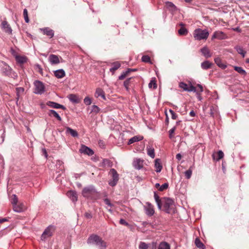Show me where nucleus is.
I'll return each instance as SVG.
<instances>
[{"label":"nucleus","instance_id":"nucleus-51","mask_svg":"<svg viewBox=\"0 0 249 249\" xmlns=\"http://www.w3.org/2000/svg\"><path fill=\"white\" fill-rule=\"evenodd\" d=\"M84 102L86 105H89L91 104V99L89 97H86L84 100Z\"/></svg>","mask_w":249,"mask_h":249},{"label":"nucleus","instance_id":"nucleus-25","mask_svg":"<svg viewBox=\"0 0 249 249\" xmlns=\"http://www.w3.org/2000/svg\"><path fill=\"white\" fill-rule=\"evenodd\" d=\"M200 51H201V52L202 53V54L206 58H208L211 56V53H210V51L207 47H203L202 49H201Z\"/></svg>","mask_w":249,"mask_h":249},{"label":"nucleus","instance_id":"nucleus-52","mask_svg":"<svg viewBox=\"0 0 249 249\" xmlns=\"http://www.w3.org/2000/svg\"><path fill=\"white\" fill-rule=\"evenodd\" d=\"M154 199L155 200L156 202H158L161 201L159 196H158V195L157 194V193L156 192H154Z\"/></svg>","mask_w":249,"mask_h":249},{"label":"nucleus","instance_id":"nucleus-1","mask_svg":"<svg viewBox=\"0 0 249 249\" xmlns=\"http://www.w3.org/2000/svg\"><path fill=\"white\" fill-rule=\"evenodd\" d=\"M82 196L90 200H96L99 198V194L93 185L85 187L82 191Z\"/></svg>","mask_w":249,"mask_h":249},{"label":"nucleus","instance_id":"nucleus-44","mask_svg":"<svg viewBox=\"0 0 249 249\" xmlns=\"http://www.w3.org/2000/svg\"><path fill=\"white\" fill-rule=\"evenodd\" d=\"M148 248L149 245L143 242H141L139 246V249H148Z\"/></svg>","mask_w":249,"mask_h":249},{"label":"nucleus","instance_id":"nucleus-56","mask_svg":"<svg viewBox=\"0 0 249 249\" xmlns=\"http://www.w3.org/2000/svg\"><path fill=\"white\" fill-rule=\"evenodd\" d=\"M85 217L87 219H91L92 217V215L90 213L86 212L84 214Z\"/></svg>","mask_w":249,"mask_h":249},{"label":"nucleus","instance_id":"nucleus-48","mask_svg":"<svg viewBox=\"0 0 249 249\" xmlns=\"http://www.w3.org/2000/svg\"><path fill=\"white\" fill-rule=\"evenodd\" d=\"M180 35H185L187 34V30L185 28H181L178 31Z\"/></svg>","mask_w":249,"mask_h":249},{"label":"nucleus","instance_id":"nucleus-43","mask_svg":"<svg viewBox=\"0 0 249 249\" xmlns=\"http://www.w3.org/2000/svg\"><path fill=\"white\" fill-rule=\"evenodd\" d=\"M17 91V96H18V98H19V96L22 94L24 91V89L23 88H17L16 89Z\"/></svg>","mask_w":249,"mask_h":249},{"label":"nucleus","instance_id":"nucleus-18","mask_svg":"<svg viewBox=\"0 0 249 249\" xmlns=\"http://www.w3.org/2000/svg\"><path fill=\"white\" fill-rule=\"evenodd\" d=\"M2 28L3 30L7 33L11 34L12 33V29L10 26V25L8 23V22L6 21H2L1 23Z\"/></svg>","mask_w":249,"mask_h":249},{"label":"nucleus","instance_id":"nucleus-9","mask_svg":"<svg viewBox=\"0 0 249 249\" xmlns=\"http://www.w3.org/2000/svg\"><path fill=\"white\" fill-rule=\"evenodd\" d=\"M1 71L2 73L6 76H12V70L11 67L5 62H2L1 65Z\"/></svg>","mask_w":249,"mask_h":249},{"label":"nucleus","instance_id":"nucleus-8","mask_svg":"<svg viewBox=\"0 0 249 249\" xmlns=\"http://www.w3.org/2000/svg\"><path fill=\"white\" fill-rule=\"evenodd\" d=\"M40 107L41 108H45L46 107V106H48L49 107H52V108H60L62 109H65L63 106L60 105L56 103H55L53 102H51V101H49L46 103H42L40 104Z\"/></svg>","mask_w":249,"mask_h":249},{"label":"nucleus","instance_id":"nucleus-63","mask_svg":"<svg viewBox=\"0 0 249 249\" xmlns=\"http://www.w3.org/2000/svg\"><path fill=\"white\" fill-rule=\"evenodd\" d=\"M157 204V206H158V208H159V209L160 210L161 209V201L160 202H156Z\"/></svg>","mask_w":249,"mask_h":249},{"label":"nucleus","instance_id":"nucleus-33","mask_svg":"<svg viewBox=\"0 0 249 249\" xmlns=\"http://www.w3.org/2000/svg\"><path fill=\"white\" fill-rule=\"evenodd\" d=\"M217 157H215L214 154L213 155V158L214 160H216V161L219 160L220 159H222L224 157V153L221 150H219L216 154Z\"/></svg>","mask_w":249,"mask_h":249},{"label":"nucleus","instance_id":"nucleus-42","mask_svg":"<svg viewBox=\"0 0 249 249\" xmlns=\"http://www.w3.org/2000/svg\"><path fill=\"white\" fill-rule=\"evenodd\" d=\"M234 70L236 71L238 73H239L240 74H242V75H245L247 73L244 70H243L242 69V68L240 67H237V66L234 67Z\"/></svg>","mask_w":249,"mask_h":249},{"label":"nucleus","instance_id":"nucleus-39","mask_svg":"<svg viewBox=\"0 0 249 249\" xmlns=\"http://www.w3.org/2000/svg\"><path fill=\"white\" fill-rule=\"evenodd\" d=\"M236 51L238 53L240 54L243 57H244L245 56V54L246 53V52L245 51L242 47L239 46H237L235 47Z\"/></svg>","mask_w":249,"mask_h":249},{"label":"nucleus","instance_id":"nucleus-47","mask_svg":"<svg viewBox=\"0 0 249 249\" xmlns=\"http://www.w3.org/2000/svg\"><path fill=\"white\" fill-rule=\"evenodd\" d=\"M18 198L16 195H13L11 200V203L12 205L18 204Z\"/></svg>","mask_w":249,"mask_h":249},{"label":"nucleus","instance_id":"nucleus-60","mask_svg":"<svg viewBox=\"0 0 249 249\" xmlns=\"http://www.w3.org/2000/svg\"><path fill=\"white\" fill-rule=\"evenodd\" d=\"M181 158L182 156L180 153H178L176 155V159L178 160H180L181 159Z\"/></svg>","mask_w":249,"mask_h":249},{"label":"nucleus","instance_id":"nucleus-12","mask_svg":"<svg viewBox=\"0 0 249 249\" xmlns=\"http://www.w3.org/2000/svg\"><path fill=\"white\" fill-rule=\"evenodd\" d=\"M146 205L144 207L145 213L149 216H152L155 213L154 206L150 203L147 202Z\"/></svg>","mask_w":249,"mask_h":249},{"label":"nucleus","instance_id":"nucleus-34","mask_svg":"<svg viewBox=\"0 0 249 249\" xmlns=\"http://www.w3.org/2000/svg\"><path fill=\"white\" fill-rule=\"evenodd\" d=\"M66 133L70 134L73 137H76L78 136V133L77 131L69 127L66 128Z\"/></svg>","mask_w":249,"mask_h":249},{"label":"nucleus","instance_id":"nucleus-7","mask_svg":"<svg viewBox=\"0 0 249 249\" xmlns=\"http://www.w3.org/2000/svg\"><path fill=\"white\" fill-rule=\"evenodd\" d=\"M102 238L97 234H92L89 235L87 239V243L88 244L97 245L101 241Z\"/></svg>","mask_w":249,"mask_h":249},{"label":"nucleus","instance_id":"nucleus-46","mask_svg":"<svg viewBox=\"0 0 249 249\" xmlns=\"http://www.w3.org/2000/svg\"><path fill=\"white\" fill-rule=\"evenodd\" d=\"M169 184L168 183H165L162 185L160 186V187L159 188V190L160 191H163L164 190L167 189L168 188Z\"/></svg>","mask_w":249,"mask_h":249},{"label":"nucleus","instance_id":"nucleus-26","mask_svg":"<svg viewBox=\"0 0 249 249\" xmlns=\"http://www.w3.org/2000/svg\"><path fill=\"white\" fill-rule=\"evenodd\" d=\"M13 210L15 212L17 213H21L24 210V206L23 204H20L19 205H18L17 204L13 205Z\"/></svg>","mask_w":249,"mask_h":249},{"label":"nucleus","instance_id":"nucleus-15","mask_svg":"<svg viewBox=\"0 0 249 249\" xmlns=\"http://www.w3.org/2000/svg\"><path fill=\"white\" fill-rule=\"evenodd\" d=\"M133 165L136 169L140 170L143 167V160L140 159H136L133 161Z\"/></svg>","mask_w":249,"mask_h":249},{"label":"nucleus","instance_id":"nucleus-3","mask_svg":"<svg viewBox=\"0 0 249 249\" xmlns=\"http://www.w3.org/2000/svg\"><path fill=\"white\" fill-rule=\"evenodd\" d=\"M56 227L55 226L50 225L47 227L42 233L41 236V239L42 241H45L46 239L53 236L55 231Z\"/></svg>","mask_w":249,"mask_h":249},{"label":"nucleus","instance_id":"nucleus-20","mask_svg":"<svg viewBox=\"0 0 249 249\" xmlns=\"http://www.w3.org/2000/svg\"><path fill=\"white\" fill-rule=\"evenodd\" d=\"M94 96L96 98L101 97L102 99L104 100L106 99L105 92L103 90V89H102L100 88H98L96 89Z\"/></svg>","mask_w":249,"mask_h":249},{"label":"nucleus","instance_id":"nucleus-49","mask_svg":"<svg viewBox=\"0 0 249 249\" xmlns=\"http://www.w3.org/2000/svg\"><path fill=\"white\" fill-rule=\"evenodd\" d=\"M142 62L146 63L150 62V57L148 55H145L142 56Z\"/></svg>","mask_w":249,"mask_h":249},{"label":"nucleus","instance_id":"nucleus-35","mask_svg":"<svg viewBox=\"0 0 249 249\" xmlns=\"http://www.w3.org/2000/svg\"><path fill=\"white\" fill-rule=\"evenodd\" d=\"M96 246L99 249H106L107 247V243L102 239Z\"/></svg>","mask_w":249,"mask_h":249},{"label":"nucleus","instance_id":"nucleus-2","mask_svg":"<svg viewBox=\"0 0 249 249\" xmlns=\"http://www.w3.org/2000/svg\"><path fill=\"white\" fill-rule=\"evenodd\" d=\"M209 35V33L206 29L202 30L200 28L196 29L193 33V36L196 40H200L207 39Z\"/></svg>","mask_w":249,"mask_h":249},{"label":"nucleus","instance_id":"nucleus-36","mask_svg":"<svg viewBox=\"0 0 249 249\" xmlns=\"http://www.w3.org/2000/svg\"><path fill=\"white\" fill-rule=\"evenodd\" d=\"M158 249H170V246L168 243L162 242L159 244Z\"/></svg>","mask_w":249,"mask_h":249},{"label":"nucleus","instance_id":"nucleus-22","mask_svg":"<svg viewBox=\"0 0 249 249\" xmlns=\"http://www.w3.org/2000/svg\"><path fill=\"white\" fill-rule=\"evenodd\" d=\"M49 59L52 64H57L60 62L58 56L54 54H51Z\"/></svg>","mask_w":249,"mask_h":249},{"label":"nucleus","instance_id":"nucleus-37","mask_svg":"<svg viewBox=\"0 0 249 249\" xmlns=\"http://www.w3.org/2000/svg\"><path fill=\"white\" fill-rule=\"evenodd\" d=\"M212 63L208 61H205L201 63V67L204 70H207L211 68Z\"/></svg>","mask_w":249,"mask_h":249},{"label":"nucleus","instance_id":"nucleus-11","mask_svg":"<svg viewBox=\"0 0 249 249\" xmlns=\"http://www.w3.org/2000/svg\"><path fill=\"white\" fill-rule=\"evenodd\" d=\"M227 37V35L224 32L220 31H217L213 33L212 39H217L222 40L226 39Z\"/></svg>","mask_w":249,"mask_h":249},{"label":"nucleus","instance_id":"nucleus-45","mask_svg":"<svg viewBox=\"0 0 249 249\" xmlns=\"http://www.w3.org/2000/svg\"><path fill=\"white\" fill-rule=\"evenodd\" d=\"M23 15L25 19V21L26 23H29V18L28 16V11L26 9H24L23 10Z\"/></svg>","mask_w":249,"mask_h":249},{"label":"nucleus","instance_id":"nucleus-4","mask_svg":"<svg viewBox=\"0 0 249 249\" xmlns=\"http://www.w3.org/2000/svg\"><path fill=\"white\" fill-rule=\"evenodd\" d=\"M109 173L111 175L112 178L108 181V184L110 186L114 187L116 185L119 180V174L114 168L110 170Z\"/></svg>","mask_w":249,"mask_h":249},{"label":"nucleus","instance_id":"nucleus-21","mask_svg":"<svg viewBox=\"0 0 249 249\" xmlns=\"http://www.w3.org/2000/svg\"><path fill=\"white\" fill-rule=\"evenodd\" d=\"M137 71V69H128L125 71L123 72L121 75L119 77V80H123L126 76L129 75V74L131 71Z\"/></svg>","mask_w":249,"mask_h":249},{"label":"nucleus","instance_id":"nucleus-41","mask_svg":"<svg viewBox=\"0 0 249 249\" xmlns=\"http://www.w3.org/2000/svg\"><path fill=\"white\" fill-rule=\"evenodd\" d=\"M133 79V77H130L124 81V85L127 90H128L129 84L131 82V81Z\"/></svg>","mask_w":249,"mask_h":249},{"label":"nucleus","instance_id":"nucleus-16","mask_svg":"<svg viewBox=\"0 0 249 249\" xmlns=\"http://www.w3.org/2000/svg\"><path fill=\"white\" fill-rule=\"evenodd\" d=\"M69 100L74 103H79L80 102L81 99L76 94H71L68 95Z\"/></svg>","mask_w":249,"mask_h":249},{"label":"nucleus","instance_id":"nucleus-54","mask_svg":"<svg viewBox=\"0 0 249 249\" xmlns=\"http://www.w3.org/2000/svg\"><path fill=\"white\" fill-rule=\"evenodd\" d=\"M169 111L172 115V118L174 120L176 119L177 115L174 112V110H169Z\"/></svg>","mask_w":249,"mask_h":249},{"label":"nucleus","instance_id":"nucleus-23","mask_svg":"<svg viewBox=\"0 0 249 249\" xmlns=\"http://www.w3.org/2000/svg\"><path fill=\"white\" fill-rule=\"evenodd\" d=\"M214 62L218 67L222 69H225L227 67L225 63L223 62L220 57L215 58L214 59Z\"/></svg>","mask_w":249,"mask_h":249},{"label":"nucleus","instance_id":"nucleus-31","mask_svg":"<svg viewBox=\"0 0 249 249\" xmlns=\"http://www.w3.org/2000/svg\"><path fill=\"white\" fill-rule=\"evenodd\" d=\"M16 60L18 63L22 64L26 62L27 58L24 56L16 55Z\"/></svg>","mask_w":249,"mask_h":249},{"label":"nucleus","instance_id":"nucleus-6","mask_svg":"<svg viewBox=\"0 0 249 249\" xmlns=\"http://www.w3.org/2000/svg\"><path fill=\"white\" fill-rule=\"evenodd\" d=\"M179 87L182 89L184 91L196 92V88L194 87L191 82L188 84L181 82L179 83Z\"/></svg>","mask_w":249,"mask_h":249},{"label":"nucleus","instance_id":"nucleus-28","mask_svg":"<svg viewBox=\"0 0 249 249\" xmlns=\"http://www.w3.org/2000/svg\"><path fill=\"white\" fill-rule=\"evenodd\" d=\"M165 6L167 9L172 12H174L177 9V7L171 2H166Z\"/></svg>","mask_w":249,"mask_h":249},{"label":"nucleus","instance_id":"nucleus-53","mask_svg":"<svg viewBox=\"0 0 249 249\" xmlns=\"http://www.w3.org/2000/svg\"><path fill=\"white\" fill-rule=\"evenodd\" d=\"M176 130V127L174 126L172 128H171L169 131V138L170 139L172 138H173V135L172 134L175 132V131Z\"/></svg>","mask_w":249,"mask_h":249},{"label":"nucleus","instance_id":"nucleus-29","mask_svg":"<svg viewBox=\"0 0 249 249\" xmlns=\"http://www.w3.org/2000/svg\"><path fill=\"white\" fill-rule=\"evenodd\" d=\"M112 67L110 69V71L113 74L121 67V64L119 62L117 61L112 63Z\"/></svg>","mask_w":249,"mask_h":249},{"label":"nucleus","instance_id":"nucleus-58","mask_svg":"<svg viewBox=\"0 0 249 249\" xmlns=\"http://www.w3.org/2000/svg\"><path fill=\"white\" fill-rule=\"evenodd\" d=\"M152 86H153L154 89H156L157 87V84H156V83L151 81L150 82V83L149 84V87L151 88Z\"/></svg>","mask_w":249,"mask_h":249},{"label":"nucleus","instance_id":"nucleus-38","mask_svg":"<svg viewBox=\"0 0 249 249\" xmlns=\"http://www.w3.org/2000/svg\"><path fill=\"white\" fill-rule=\"evenodd\" d=\"M49 114L50 116H53L55 117L59 121H61L62 120L60 115L54 110H50Z\"/></svg>","mask_w":249,"mask_h":249},{"label":"nucleus","instance_id":"nucleus-61","mask_svg":"<svg viewBox=\"0 0 249 249\" xmlns=\"http://www.w3.org/2000/svg\"><path fill=\"white\" fill-rule=\"evenodd\" d=\"M189 115L191 116V117H194L195 115H196V113L194 111V110H192L190 113H189Z\"/></svg>","mask_w":249,"mask_h":249},{"label":"nucleus","instance_id":"nucleus-17","mask_svg":"<svg viewBox=\"0 0 249 249\" xmlns=\"http://www.w3.org/2000/svg\"><path fill=\"white\" fill-rule=\"evenodd\" d=\"M40 30L43 32L44 35H47L50 37V38L53 37L54 36L53 31L49 27H46L43 29H41Z\"/></svg>","mask_w":249,"mask_h":249},{"label":"nucleus","instance_id":"nucleus-30","mask_svg":"<svg viewBox=\"0 0 249 249\" xmlns=\"http://www.w3.org/2000/svg\"><path fill=\"white\" fill-rule=\"evenodd\" d=\"M54 75L58 78H61L65 76V72L62 69L55 71L54 72Z\"/></svg>","mask_w":249,"mask_h":249},{"label":"nucleus","instance_id":"nucleus-59","mask_svg":"<svg viewBox=\"0 0 249 249\" xmlns=\"http://www.w3.org/2000/svg\"><path fill=\"white\" fill-rule=\"evenodd\" d=\"M109 163V160L107 159H104L103 160V164H104V165H106Z\"/></svg>","mask_w":249,"mask_h":249},{"label":"nucleus","instance_id":"nucleus-24","mask_svg":"<svg viewBox=\"0 0 249 249\" xmlns=\"http://www.w3.org/2000/svg\"><path fill=\"white\" fill-rule=\"evenodd\" d=\"M143 139V137L141 136H135L130 139L128 142V145L132 144L135 142L140 141Z\"/></svg>","mask_w":249,"mask_h":249},{"label":"nucleus","instance_id":"nucleus-5","mask_svg":"<svg viewBox=\"0 0 249 249\" xmlns=\"http://www.w3.org/2000/svg\"><path fill=\"white\" fill-rule=\"evenodd\" d=\"M174 204V201L172 199L169 197H164L162 200V204L165 212L167 213L171 212V207Z\"/></svg>","mask_w":249,"mask_h":249},{"label":"nucleus","instance_id":"nucleus-55","mask_svg":"<svg viewBox=\"0 0 249 249\" xmlns=\"http://www.w3.org/2000/svg\"><path fill=\"white\" fill-rule=\"evenodd\" d=\"M196 88V91L197 92H202L203 91V87L201 85L198 84Z\"/></svg>","mask_w":249,"mask_h":249},{"label":"nucleus","instance_id":"nucleus-19","mask_svg":"<svg viewBox=\"0 0 249 249\" xmlns=\"http://www.w3.org/2000/svg\"><path fill=\"white\" fill-rule=\"evenodd\" d=\"M154 165L156 168V172L157 173L160 172L162 168V166L160 159H157L155 160Z\"/></svg>","mask_w":249,"mask_h":249},{"label":"nucleus","instance_id":"nucleus-57","mask_svg":"<svg viewBox=\"0 0 249 249\" xmlns=\"http://www.w3.org/2000/svg\"><path fill=\"white\" fill-rule=\"evenodd\" d=\"M120 223L122 225H125V226H128L129 224L124 219H121L120 220Z\"/></svg>","mask_w":249,"mask_h":249},{"label":"nucleus","instance_id":"nucleus-14","mask_svg":"<svg viewBox=\"0 0 249 249\" xmlns=\"http://www.w3.org/2000/svg\"><path fill=\"white\" fill-rule=\"evenodd\" d=\"M67 196L71 199V200L74 203L77 201V195L75 191L70 190L67 193Z\"/></svg>","mask_w":249,"mask_h":249},{"label":"nucleus","instance_id":"nucleus-50","mask_svg":"<svg viewBox=\"0 0 249 249\" xmlns=\"http://www.w3.org/2000/svg\"><path fill=\"white\" fill-rule=\"evenodd\" d=\"M104 201L106 205L110 207H112L114 206V205L110 202V200L107 198H105L104 199Z\"/></svg>","mask_w":249,"mask_h":249},{"label":"nucleus","instance_id":"nucleus-40","mask_svg":"<svg viewBox=\"0 0 249 249\" xmlns=\"http://www.w3.org/2000/svg\"><path fill=\"white\" fill-rule=\"evenodd\" d=\"M193 168V166H190L189 169L185 172L184 174L186 178L189 179L191 177L192 174Z\"/></svg>","mask_w":249,"mask_h":249},{"label":"nucleus","instance_id":"nucleus-62","mask_svg":"<svg viewBox=\"0 0 249 249\" xmlns=\"http://www.w3.org/2000/svg\"><path fill=\"white\" fill-rule=\"evenodd\" d=\"M8 221V219L6 218H2L0 219V223L6 222Z\"/></svg>","mask_w":249,"mask_h":249},{"label":"nucleus","instance_id":"nucleus-27","mask_svg":"<svg viewBox=\"0 0 249 249\" xmlns=\"http://www.w3.org/2000/svg\"><path fill=\"white\" fill-rule=\"evenodd\" d=\"M146 150L147 155L151 158H154L155 156L154 149L151 146H147L146 147Z\"/></svg>","mask_w":249,"mask_h":249},{"label":"nucleus","instance_id":"nucleus-13","mask_svg":"<svg viewBox=\"0 0 249 249\" xmlns=\"http://www.w3.org/2000/svg\"><path fill=\"white\" fill-rule=\"evenodd\" d=\"M81 153H83L89 156H92L94 154L93 151L88 146L82 145L80 149Z\"/></svg>","mask_w":249,"mask_h":249},{"label":"nucleus","instance_id":"nucleus-10","mask_svg":"<svg viewBox=\"0 0 249 249\" xmlns=\"http://www.w3.org/2000/svg\"><path fill=\"white\" fill-rule=\"evenodd\" d=\"M35 84V93L36 94H42L44 91V86L43 84L39 81H36Z\"/></svg>","mask_w":249,"mask_h":249},{"label":"nucleus","instance_id":"nucleus-64","mask_svg":"<svg viewBox=\"0 0 249 249\" xmlns=\"http://www.w3.org/2000/svg\"><path fill=\"white\" fill-rule=\"evenodd\" d=\"M57 164H59V165L60 166H62L61 167H60V169H62V168L63 167L62 164H63V162L61 161H60V160H58L57 162Z\"/></svg>","mask_w":249,"mask_h":249},{"label":"nucleus","instance_id":"nucleus-32","mask_svg":"<svg viewBox=\"0 0 249 249\" xmlns=\"http://www.w3.org/2000/svg\"><path fill=\"white\" fill-rule=\"evenodd\" d=\"M195 245L200 249H205V247L202 242L198 238H196L195 240Z\"/></svg>","mask_w":249,"mask_h":249}]
</instances>
